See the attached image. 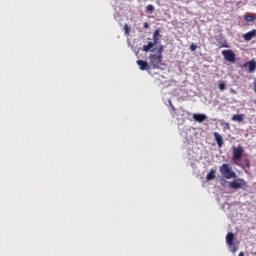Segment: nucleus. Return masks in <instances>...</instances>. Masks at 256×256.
Wrapping results in <instances>:
<instances>
[{
    "label": "nucleus",
    "instance_id": "nucleus-1",
    "mask_svg": "<svg viewBox=\"0 0 256 256\" xmlns=\"http://www.w3.org/2000/svg\"><path fill=\"white\" fill-rule=\"evenodd\" d=\"M163 52L164 46H158L157 53H151L150 58V65L152 69H159L163 65Z\"/></svg>",
    "mask_w": 256,
    "mask_h": 256
},
{
    "label": "nucleus",
    "instance_id": "nucleus-2",
    "mask_svg": "<svg viewBox=\"0 0 256 256\" xmlns=\"http://www.w3.org/2000/svg\"><path fill=\"white\" fill-rule=\"evenodd\" d=\"M219 172L225 179L229 180L237 178V173H235L231 166H229L227 163H223L222 166L219 167Z\"/></svg>",
    "mask_w": 256,
    "mask_h": 256
},
{
    "label": "nucleus",
    "instance_id": "nucleus-3",
    "mask_svg": "<svg viewBox=\"0 0 256 256\" xmlns=\"http://www.w3.org/2000/svg\"><path fill=\"white\" fill-rule=\"evenodd\" d=\"M246 187H247V182L241 178H238L229 182V188L232 190L244 189Z\"/></svg>",
    "mask_w": 256,
    "mask_h": 256
},
{
    "label": "nucleus",
    "instance_id": "nucleus-4",
    "mask_svg": "<svg viewBox=\"0 0 256 256\" xmlns=\"http://www.w3.org/2000/svg\"><path fill=\"white\" fill-rule=\"evenodd\" d=\"M234 239H235L234 233H231V232L228 233L226 235V245L229 246L230 252L237 253L238 248L234 243Z\"/></svg>",
    "mask_w": 256,
    "mask_h": 256
},
{
    "label": "nucleus",
    "instance_id": "nucleus-5",
    "mask_svg": "<svg viewBox=\"0 0 256 256\" xmlns=\"http://www.w3.org/2000/svg\"><path fill=\"white\" fill-rule=\"evenodd\" d=\"M222 55H223V58L226 61L231 62V63L235 62L236 55H235L234 51H232V50H223Z\"/></svg>",
    "mask_w": 256,
    "mask_h": 256
},
{
    "label": "nucleus",
    "instance_id": "nucleus-6",
    "mask_svg": "<svg viewBox=\"0 0 256 256\" xmlns=\"http://www.w3.org/2000/svg\"><path fill=\"white\" fill-rule=\"evenodd\" d=\"M243 154L244 149L241 146H239L238 148H233V161L241 160Z\"/></svg>",
    "mask_w": 256,
    "mask_h": 256
},
{
    "label": "nucleus",
    "instance_id": "nucleus-7",
    "mask_svg": "<svg viewBox=\"0 0 256 256\" xmlns=\"http://www.w3.org/2000/svg\"><path fill=\"white\" fill-rule=\"evenodd\" d=\"M136 65H138L139 70H141V71H148L152 67L151 64H148V62L144 61V60L136 61Z\"/></svg>",
    "mask_w": 256,
    "mask_h": 256
},
{
    "label": "nucleus",
    "instance_id": "nucleus-8",
    "mask_svg": "<svg viewBox=\"0 0 256 256\" xmlns=\"http://www.w3.org/2000/svg\"><path fill=\"white\" fill-rule=\"evenodd\" d=\"M216 42H218V45H219L220 48L229 49L228 42H226V40L224 38H222L221 35L216 36Z\"/></svg>",
    "mask_w": 256,
    "mask_h": 256
},
{
    "label": "nucleus",
    "instance_id": "nucleus-9",
    "mask_svg": "<svg viewBox=\"0 0 256 256\" xmlns=\"http://www.w3.org/2000/svg\"><path fill=\"white\" fill-rule=\"evenodd\" d=\"M256 37V30L249 31L243 35V38L246 42H250L253 38Z\"/></svg>",
    "mask_w": 256,
    "mask_h": 256
},
{
    "label": "nucleus",
    "instance_id": "nucleus-10",
    "mask_svg": "<svg viewBox=\"0 0 256 256\" xmlns=\"http://www.w3.org/2000/svg\"><path fill=\"white\" fill-rule=\"evenodd\" d=\"M244 67H248V72L253 73L256 69V62L254 60L248 61L245 63Z\"/></svg>",
    "mask_w": 256,
    "mask_h": 256
},
{
    "label": "nucleus",
    "instance_id": "nucleus-11",
    "mask_svg": "<svg viewBox=\"0 0 256 256\" xmlns=\"http://www.w3.org/2000/svg\"><path fill=\"white\" fill-rule=\"evenodd\" d=\"M213 137H215V141L218 144L219 148L224 146V140L222 139L221 134H219L218 132H215L213 133Z\"/></svg>",
    "mask_w": 256,
    "mask_h": 256
},
{
    "label": "nucleus",
    "instance_id": "nucleus-12",
    "mask_svg": "<svg viewBox=\"0 0 256 256\" xmlns=\"http://www.w3.org/2000/svg\"><path fill=\"white\" fill-rule=\"evenodd\" d=\"M206 118L207 117L205 114H193V119L197 123H203L204 121H206Z\"/></svg>",
    "mask_w": 256,
    "mask_h": 256
},
{
    "label": "nucleus",
    "instance_id": "nucleus-13",
    "mask_svg": "<svg viewBox=\"0 0 256 256\" xmlns=\"http://www.w3.org/2000/svg\"><path fill=\"white\" fill-rule=\"evenodd\" d=\"M157 44H159V42L155 43L154 40H153V42H148L147 45L142 46V51L148 52V51H150L151 49H153V47H154L155 45H157Z\"/></svg>",
    "mask_w": 256,
    "mask_h": 256
},
{
    "label": "nucleus",
    "instance_id": "nucleus-14",
    "mask_svg": "<svg viewBox=\"0 0 256 256\" xmlns=\"http://www.w3.org/2000/svg\"><path fill=\"white\" fill-rule=\"evenodd\" d=\"M160 29H157L154 31V34L152 35V41H154L155 43H160Z\"/></svg>",
    "mask_w": 256,
    "mask_h": 256
},
{
    "label": "nucleus",
    "instance_id": "nucleus-15",
    "mask_svg": "<svg viewBox=\"0 0 256 256\" xmlns=\"http://www.w3.org/2000/svg\"><path fill=\"white\" fill-rule=\"evenodd\" d=\"M232 121L242 123L244 121V114H236L232 116Z\"/></svg>",
    "mask_w": 256,
    "mask_h": 256
},
{
    "label": "nucleus",
    "instance_id": "nucleus-16",
    "mask_svg": "<svg viewBox=\"0 0 256 256\" xmlns=\"http://www.w3.org/2000/svg\"><path fill=\"white\" fill-rule=\"evenodd\" d=\"M215 174H216V171L215 170H210L209 173H207V176H206V180L207 181H212L213 179H215Z\"/></svg>",
    "mask_w": 256,
    "mask_h": 256
},
{
    "label": "nucleus",
    "instance_id": "nucleus-17",
    "mask_svg": "<svg viewBox=\"0 0 256 256\" xmlns=\"http://www.w3.org/2000/svg\"><path fill=\"white\" fill-rule=\"evenodd\" d=\"M245 21L248 23L255 22V16L254 15H245Z\"/></svg>",
    "mask_w": 256,
    "mask_h": 256
},
{
    "label": "nucleus",
    "instance_id": "nucleus-18",
    "mask_svg": "<svg viewBox=\"0 0 256 256\" xmlns=\"http://www.w3.org/2000/svg\"><path fill=\"white\" fill-rule=\"evenodd\" d=\"M124 31H125V34H126V35H129V34H130V27L128 26V24H125V25H124Z\"/></svg>",
    "mask_w": 256,
    "mask_h": 256
},
{
    "label": "nucleus",
    "instance_id": "nucleus-19",
    "mask_svg": "<svg viewBox=\"0 0 256 256\" xmlns=\"http://www.w3.org/2000/svg\"><path fill=\"white\" fill-rule=\"evenodd\" d=\"M197 49V46L195 43L190 44V51L195 52Z\"/></svg>",
    "mask_w": 256,
    "mask_h": 256
},
{
    "label": "nucleus",
    "instance_id": "nucleus-20",
    "mask_svg": "<svg viewBox=\"0 0 256 256\" xmlns=\"http://www.w3.org/2000/svg\"><path fill=\"white\" fill-rule=\"evenodd\" d=\"M146 9H147L148 12L153 13V11H154V6L150 4V5L147 6Z\"/></svg>",
    "mask_w": 256,
    "mask_h": 256
},
{
    "label": "nucleus",
    "instance_id": "nucleus-21",
    "mask_svg": "<svg viewBox=\"0 0 256 256\" xmlns=\"http://www.w3.org/2000/svg\"><path fill=\"white\" fill-rule=\"evenodd\" d=\"M219 90L220 91H224L225 90V83L224 82H220L219 83Z\"/></svg>",
    "mask_w": 256,
    "mask_h": 256
},
{
    "label": "nucleus",
    "instance_id": "nucleus-22",
    "mask_svg": "<svg viewBox=\"0 0 256 256\" xmlns=\"http://www.w3.org/2000/svg\"><path fill=\"white\" fill-rule=\"evenodd\" d=\"M150 26L148 25L147 22H144V29H148Z\"/></svg>",
    "mask_w": 256,
    "mask_h": 256
},
{
    "label": "nucleus",
    "instance_id": "nucleus-23",
    "mask_svg": "<svg viewBox=\"0 0 256 256\" xmlns=\"http://www.w3.org/2000/svg\"><path fill=\"white\" fill-rule=\"evenodd\" d=\"M254 92L256 93V78H255V81H254Z\"/></svg>",
    "mask_w": 256,
    "mask_h": 256
},
{
    "label": "nucleus",
    "instance_id": "nucleus-24",
    "mask_svg": "<svg viewBox=\"0 0 256 256\" xmlns=\"http://www.w3.org/2000/svg\"><path fill=\"white\" fill-rule=\"evenodd\" d=\"M225 127H226V129H229V124L225 123Z\"/></svg>",
    "mask_w": 256,
    "mask_h": 256
},
{
    "label": "nucleus",
    "instance_id": "nucleus-25",
    "mask_svg": "<svg viewBox=\"0 0 256 256\" xmlns=\"http://www.w3.org/2000/svg\"><path fill=\"white\" fill-rule=\"evenodd\" d=\"M238 256H245L243 252L239 253Z\"/></svg>",
    "mask_w": 256,
    "mask_h": 256
},
{
    "label": "nucleus",
    "instance_id": "nucleus-26",
    "mask_svg": "<svg viewBox=\"0 0 256 256\" xmlns=\"http://www.w3.org/2000/svg\"><path fill=\"white\" fill-rule=\"evenodd\" d=\"M172 109H174V106H171Z\"/></svg>",
    "mask_w": 256,
    "mask_h": 256
},
{
    "label": "nucleus",
    "instance_id": "nucleus-27",
    "mask_svg": "<svg viewBox=\"0 0 256 256\" xmlns=\"http://www.w3.org/2000/svg\"><path fill=\"white\" fill-rule=\"evenodd\" d=\"M172 109H174V106H171Z\"/></svg>",
    "mask_w": 256,
    "mask_h": 256
}]
</instances>
